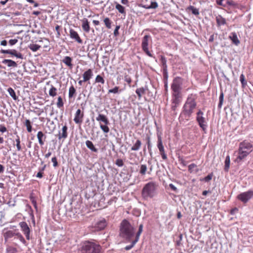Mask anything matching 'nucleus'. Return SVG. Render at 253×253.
<instances>
[{
  "instance_id": "nucleus-1",
  "label": "nucleus",
  "mask_w": 253,
  "mask_h": 253,
  "mask_svg": "<svg viewBox=\"0 0 253 253\" xmlns=\"http://www.w3.org/2000/svg\"><path fill=\"white\" fill-rule=\"evenodd\" d=\"M196 97L194 95L190 94L187 99V100L183 106V111L180 115V118L184 117L188 120L193 112L196 106L195 101Z\"/></svg>"
},
{
  "instance_id": "nucleus-2",
  "label": "nucleus",
  "mask_w": 253,
  "mask_h": 253,
  "mask_svg": "<svg viewBox=\"0 0 253 253\" xmlns=\"http://www.w3.org/2000/svg\"><path fill=\"white\" fill-rule=\"evenodd\" d=\"M120 235L128 241L134 236V228L126 220H124L121 223Z\"/></svg>"
},
{
  "instance_id": "nucleus-3",
  "label": "nucleus",
  "mask_w": 253,
  "mask_h": 253,
  "mask_svg": "<svg viewBox=\"0 0 253 253\" xmlns=\"http://www.w3.org/2000/svg\"><path fill=\"white\" fill-rule=\"evenodd\" d=\"M252 145L249 142L243 141L240 143L238 151V156L236 161L239 162L243 160L252 152Z\"/></svg>"
},
{
  "instance_id": "nucleus-4",
  "label": "nucleus",
  "mask_w": 253,
  "mask_h": 253,
  "mask_svg": "<svg viewBox=\"0 0 253 253\" xmlns=\"http://www.w3.org/2000/svg\"><path fill=\"white\" fill-rule=\"evenodd\" d=\"M158 185L156 182H150L145 184L142 191V195L144 198H153L157 194Z\"/></svg>"
},
{
  "instance_id": "nucleus-5",
  "label": "nucleus",
  "mask_w": 253,
  "mask_h": 253,
  "mask_svg": "<svg viewBox=\"0 0 253 253\" xmlns=\"http://www.w3.org/2000/svg\"><path fill=\"white\" fill-rule=\"evenodd\" d=\"M83 250L86 253H99L100 247L93 243L87 242L83 246Z\"/></svg>"
},
{
  "instance_id": "nucleus-6",
  "label": "nucleus",
  "mask_w": 253,
  "mask_h": 253,
  "mask_svg": "<svg viewBox=\"0 0 253 253\" xmlns=\"http://www.w3.org/2000/svg\"><path fill=\"white\" fill-rule=\"evenodd\" d=\"M252 197H253V190L243 192L237 196V198L244 203L248 202Z\"/></svg>"
},
{
  "instance_id": "nucleus-7",
  "label": "nucleus",
  "mask_w": 253,
  "mask_h": 253,
  "mask_svg": "<svg viewBox=\"0 0 253 253\" xmlns=\"http://www.w3.org/2000/svg\"><path fill=\"white\" fill-rule=\"evenodd\" d=\"M150 38V36L149 35H145L143 38L142 41V48L143 51L146 54L150 57H152V55L148 50V40Z\"/></svg>"
},
{
  "instance_id": "nucleus-8",
  "label": "nucleus",
  "mask_w": 253,
  "mask_h": 253,
  "mask_svg": "<svg viewBox=\"0 0 253 253\" xmlns=\"http://www.w3.org/2000/svg\"><path fill=\"white\" fill-rule=\"evenodd\" d=\"M197 121L200 127L204 130L207 128V125L205 118L203 117V113L199 111L197 114Z\"/></svg>"
},
{
  "instance_id": "nucleus-9",
  "label": "nucleus",
  "mask_w": 253,
  "mask_h": 253,
  "mask_svg": "<svg viewBox=\"0 0 253 253\" xmlns=\"http://www.w3.org/2000/svg\"><path fill=\"white\" fill-rule=\"evenodd\" d=\"M182 84V79L180 78H176L173 80L171 85V88L175 93H178Z\"/></svg>"
},
{
  "instance_id": "nucleus-10",
  "label": "nucleus",
  "mask_w": 253,
  "mask_h": 253,
  "mask_svg": "<svg viewBox=\"0 0 253 253\" xmlns=\"http://www.w3.org/2000/svg\"><path fill=\"white\" fill-rule=\"evenodd\" d=\"M19 225L21 228L22 231L25 234L26 239L29 240L30 230L27 224L25 222H21L19 223Z\"/></svg>"
},
{
  "instance_id": "nucleus-11",
  "label": "nucleus",
  "mask_w": 253,
  "mask_h": 253,
  "mask_svg": "<svg viewBox=\"0 0 253 253\" xmlns=\"http://www.w3.org/2000/svg\"><path fill=\"white\" fill-rule=\"evenodd\" d=\"M106 221L104 219H101L100 220L97 221L94 225V228L95 230L99 231L104 229L106 226Z\"/></svg>"
},
{
  "instance_id": "nucleus-12",
  "label": "nucleus",
  "mask_w": 253,
  "mask_h": 253,
  "mask_svg": "<svg viewBox=\"0 0 253 253\" xmlns=\"http://www.w3.org/2000/svg\"><path fill=\"white\" fill-rule=\"evenodd\" d=\"M83 118L84 113L82 112L80 109H78L75 114L74 122L77 124H80L83 121Z\"/></svg>"
},
{
  "instance_id": "nucleus-13",
  "label": "nucleus",
  "mask_w": 253,
  "mask_h": 253,
  "mask_svg": "<svg viewBox=\"0 0 253 253\" xmlns=\"http://www.w3.org/2000/svg\"><path fill=\"white\" fill-rule=\"evenodd\" d=\"M70 36L71 39H75L78 42L81 43L82 40L79 37L78 33L73 29L70 30Z\"/></svg>"
},
{
  "instance_id": "nucleus-14",
  "label": "nucleus",
  "mask_w": 253,
  "mask_h": 253,
  "mask_svg": "<svg viewBox=\"0 0 253 253\" xmlns=\"http://www.w3.org/2000/svg\"><path fill=\"white\" fill-rule=\"evenodd\" d=\"M93 73L90 69H88L86 71L84 72L83 75V81L87 82L89 81L92 77Z\"/></svg>"
},
{
  "instance_id": "nucleus-15",
  "label": "nucleus",
  "mask_w": 253,
  "mask_h": 253,
  "mask_svg": "<svg viewBox=\"0 0 253 253\" xmlns=\"http://www.w3.org/2000/svg\"><path fill=\"white\" fill-rule=\"evenodd\" d=\"M82 22L83 29L85 32L88 33L90 30V26L87 19H86V18H84L82 20Z\"/></svg>"
},
{
  "instance_id": "nucleus-16",
  "label": "nucleus",
  "mask_w": 253,
  "mask_h": 253,
  "mask_svg": "<svg viewBox=\"0 0 253 253\" xmlns=\"http://www.w3.org/2000/svg\"><path fill=\"white\" fill-rule=\"evenodd\" d=\"M67 127L66 126H64L61 131L59 132L58 138L59 139L61 138H66L67 137Z\"/></svg>"
},
{
  "instance_id": "nucleus-17",
  "label": "nucleus",
  "mask_w": 253,
  "mask_h": 253,
  "mask_svg": "<svg viewBox=\"0 0 253 253\" xmlns=\"http://www.w3.org/2000/svg\"><path fill=\"white\" fill-rule=\"evenodd\" d=\"M96 120L98 122H102L104 123L105 125H108L109 124L108 119L103 114H99L98 117H96Z\"/></svg>"
},
{
  "instance_id": "nucleus-18",
  "label": "nucleus",
  "mask_w": 253,
  "mask_h": 253,
  "mask_svg": "<svg viewBox=\"0 0 253 253\" xmlns=\"http://www.w3.org/2000/svg\"><path fill=\"white\" fill-rule=\"evenodd\" d=\"M2 63L4 64H6L8 67H16L17 65L15 61L10 59H4Z\"/></svg>"
},
{
  "instance_id": "nucleus-19",
  "label": "nucleus",
  "mask_w": 253,
  "mask_h": 253,
  "mask_svg": "<svg viewBox=\"0 0 253 253\" xmlns=\"http://www.w3.org/2000/svg\"><path fill=\"white\" fill-rule=\"evenodd\" d=\"M37 137L39 140V142L41 145H42L44 144V140L45 138V136L42 131H39L37 134Z\"/></svg>"
},
{
  "instance_id": "nucleus-20",
  "label": "nucleus",
  "mask_w": 253,
  "mask_h": 253,
  "mask_svg": "<svg viewBox=\"0 0 253 253\" xmlns=\"http://www.w3.org/2000/svg\"><path fill=\"white\" fill-rule=\"evenodd\" d=\"M230 39L232 42L236 45H238L240 43V41L237 37V35L235 33H231L229 36Z\"/></svg>"
},
{
  "instance_id": "nucleus-21",
  "label": "nucleus",
  "mask_w": 253,
  "mask_h": 253,
  "mask_svg": "<svg viewBox=\"0 0 253 253\" xmlns=\"http://www.w3.org/2000/svg\"><path fill=\"white\" fill-rule=\"evenodd\" d=\"M141 142L139 140H137L135 143L133 144V146L131 147V150L132 151H138L141 146Z\"/></svg>"
},
{
  "instance_id": "nucleus-22",
  "label": "nucleus",
  "mask_w": 253,
  "mask_h": 253,
  "mask_svg": "<svg viewBox=\"0 0 253 253\" xmlns=\"http://www.w3.org/2000/svg\"><path fill=\"white\" fill-rule=\"evenodd\" d=\"M9 54L20 59L23 58V55L22 54L19 52H17V51L15 49L9 50Z\"/></svg>"
},
{
  "instance_id": "nucleus-23",
  "label": "nucleus",
  "mask_w": 253,
  "mask_h": 253,
  "mask_svg": "<svg viewBox=\"0 0 253 253\" xmlns=\"http://www.w3.org/2000/svg\"><path fill=\"white\" fill-rule=\"evenodd\" d=\"M115 8L120 13L126 14L125 7L119 3L116 2Z\"/></svg>"
},
{
  "instance_id": "nucleus-24",
  "label": "nucleus",
  "mask_w": 253,
  "mask_h": 253,
  "mask_svg": "<svg viewBox=\"0 0 253 253\" xmlns=\"http://www.w3.org/2000/svg\"><path fill=\"white\" fill-rule=\"evenodd\" d=\"M86 145L88 148L90 149L92 151L96 152L97 149L95 148L92 142L89 140H87L85 142Z\"/></svg>"
},
{
  "instance_id": "nucleus-25",
  "label": "nucleus",
  "mask_w": 253,
  "mask_h": 253,
  "mask_svg": "<svg viewBox=\"0 0 253 253\" xmlns=\"http://www.w3.org/2000/svg\"><path fill=\"white\" fill-rule=\"evenodd\" d=\"M63 62L65 63L67 66L72 67V59L69 56H66L62 60Z\"/></svg>"
},
{
  "instance_id": "nucleus-26",
  "label": "nucleus",
  "mask_w": 253,
  "mask_h": 253,
  "mask_svg": "<svg viewBox=\"0 0 253 253\" xmlns=\"http://www.w3.org/2000/svg\"><path fill=\"white\" fill-rule=\"evenodd\" d=\"M217 23L218 25H223L226 24L225 19L220 15H218L216 18Z\"/></svg>"
},
{
  "instance_id": "nucleus-27",
  "label": "nucleus",
  "mask_w": 253,
  "mask_h": 253,
  "mask_svg": "<svg viewBox=\"0 0 253 253\" xmlns=\"http://www.w3.org/2000/svg\"><path fill=\"white\" fill-rule=\"evenodd\" d=\"M158 147L160 153L165 152L164 147L163 145L162 138L160 136H158Z\"/></svg>"
},
{
  "instance_id": "nucleus-28",
  "label": "nucleus",
  "mask_w": 253,
  "mask_h": 253,
  "mask_svg": "<svg viewBox=\"0 0 253 253\" xmlns=\"http://www.w3.org/2000/svg\"><path fill=\"white\" fill-rule=\"evenodd\" d=\"M187 10L191 11L192 13L195 15H198L199 14V9L194 7L193 6H189L187 8Z\"/></svg>"
},
{
  "instance_id": "nucleus-29",
  "label": "nucleus",
  "mask_w": 253,
  "mask_h": 253,
  "mask_svg": "<svg viewBox=\"0 0 253 253\" xmlns=\"http://www.w3.org/2000/svg\"><path fill=\"white\" fill-rule=\"evenodd\" d=\"M135 92L138 96L139 99H140L142 95L145 93V89L143 87L139 88L136 90Z\"/></svg>"
},
{
  "instance_id": "nucleus-30",
  "label": "nucleus",
  "mask_w": 253,
  "mask_h": 253,
  "mask_svg": "<svg viewBox=\"0 0 253 253\" xmlns=\"http://www.w3.org/2000/svg\"><path fill=\"white\" fill-rule=\"evenodd\" d=\"M57 94V89L53 85H51L50 89L49 90V95L52 97L56 96Z\"/></svg>"
},
{
  "instance_id": "nucleus-31",
  "label": "nucleus",
  "mask_w": 253,
  "mask_h": 253,
  "mask_svg": "<svg viewBox=\"0 0 253 253\" xmlns=\"http://www.w3.org/2000/svg\"><path fill=\"white\" fill-rule=\"evenodd\" d=\"M7 91L9 93L10 96L15 100L17 99L14 90L11 87H9L7 89Z\"/></svg>"
},
{
  "instance_id": "nucleus-32",
  "label": "nucleus",
  "mask_w": 253,
  "mask_h": 253,
  "mask_svg": "<svg viewBox=\"0 0 253 253\" xmlns=\"http://www.w3.org/2000/svg\"><path fill=\"white\" fill-rule=\"evenodd\" d=\"M230 157L229 156H228L226 157V159L225 160L224 169H225V171H227L228 170V169H229V167H230Z\"/></svg>"
},
{
  "instance_id": "nucleus-33",
  "label": "nucleus",
  "mask_w": 253,
  "mask_h": 253,
  "mask_svg": "<svg viewBox=\"0 0 253 253\" xmlns=\"http://www.w3.org/2000/svg\"><path fill=\"white\" fill-rule=\"evenodd\" d=\"M29 48L34 52L37 51L41 47L40 45L36 44H31L29 46Z\"/></svg>"
},
{
  "instance_id": "nucleus-34",
  "label": "nucleus",
  "mask_w": 253,
  "mask_h": 253,
  "mask_svg": "<svg viewBox=\"0 0 253 253\" xmlns=\"http://www.w3.org/2000/svg\"><path fill=\"white\" fill-rule=\"evenodd\" d=\"M147 170V167L146 165H141L140 168L139 172L142 175H145Z\"/></svg>"
},
{
  "instance_id": "nucleus-35",
  "label": "nucleus",
  "mask_w": 253,
  "mask_h": 253,
  "mask_svg": "<svg viewBox=\"0 0 253 253\" xmlns=\"http://www.w3.org/2000/svg\"><path fill=\"white\" fill-rule=\"evenodd\" d=\"M25 125L27 127V131L29 132H31L32 131V126L31 124V122L29 120H26L25 122Z\"/></svg>"
},
{
  "instance_id": "nucleus-36",
  "label": "nucleus",
  "mask_w": 253,
  "mask_h": 253,
  "mask_svg": "<svg viewBox=\"0 0 253 253\" xmlns=\"http://www.w3.org/2000/svg\"><path fill=\"white\" fill-rule=\"evenodd\" d=\"M104 22L107 28L110 29L111 28V21L109 18L106 17L104 19Z\"/></svg>"
},
{
  "instance_id": "nucleus-37",
  "label": "nucleus",
  "mask_w": 253,
  "mask_h": 253,
  "mask_svg": "<svg viewBox=\"0 0 253 253\" xmlns=\"http://www.w3.org/2000/svg\"><path fill=\"white\" fill-rule=\"evenodd\" d=\"M100 128L104 133H108L109 131V128L107 126V125H103L101 124L99 125Z\"/></svg>"
},
{
  "instance_id": "nucleus-38",
  "label": "nucleus",
  "mask_w": 253,
  "mask_h": 253,
  "mask_svg": "<svg viewBox=\"0 0 253 253\" xmlns=\"http://www.w3.org/2000/svg\"><path fill=\"white\" fill-rule=\"evenodd\" d=\"M76 92V89L73 86H71L69 90V98L72 97Z\"/></svg>"
},
{
  "instance_id": "nucleus-39",
  "label": "nucleus",
  "mask_w": 253,
  "mask_h": 253,
  "mask_svg": "<svg viewBox=\"0 0 253 253\" xmlns=\"http://www.w3.org/2000/svg\"><path fill=\"white\" fill-rule=\"evenodd\" d=\"M138 240L137 239H135L134 240L132 241L131 244L129 246H127L125 247V249L126 251L130 250L134 246V245L137 242Z\"/></svg>"
},
{
  "instance_id": "nucleus-40",
  "label": "nucleus",
  "mask_w": 253,
  "mask_h": 253,
  "mask_svg": "<svg viewBox=\"0 0 253 253\" xmlns=\"http://www.w3.org/2000/svg\"><path fill=\"white\" fill-rule=\"evenodd\" d=\"M158 3L155 2H151V4L148 6H146L145 8L147 9H150V8H156L158 7Z\"/></svg>"
},
{
  "instance_id": "nucleus-41",
  "label": "nucleus",
  "mask_w": 253,
  "mask_h": 253,
  "mask_svg": "<svg viewBox=\"0 0 253 253\" xmlns=\"http://www.w3.org/2000/svg\"><path fill=\"white\" fill-rule=\"evenodd\" d=\"M142 230H143V225L140 224L139 226L138 231L137 233L136 236L135 237L136 239H137L138 240H139V236H140V234H141Z\"/></svg>"
},
{
  "instance_id": "nucleus-42",
  "label": "nucleus",
  "mask_w": 253,
  "mask_h": 253,
  "mask_svg": "<svg viewBox=\"0 0 253 253\" xmlns=\"http://www.w3.org/2000/svg\"><path fill=\"white\" fill-rule=\"evenodd\" d=\"M95 82L101 83V84H104L105 81L103 78L100 75H97L95 78Z\"/></svg>"
},
{
  "instance_id": "nucleus-43",
  "label": "nucleus",
  "mask_w": 253,
  "mask_h": 253,
  "mask_svg": "<svg viewBox=\"0 0 253 253\" xmlns=\"http://www.w3.org/2000/svg\"><path fill=\"white\" fill-rule=\"evenodd\" d=\"M197 166L194 164H191L188 166L189 171L192 173L195 171V169L196 168Z\"/></svg>"
},
{
  "instance_id": "nucleus-44",
  "label": "nucleus",
  "mask_w": 253,
  "mask_h": 253,
  "mask_svg": "<svg viewBox=\"0 0 253 253\" xmlns=\"http://www.w3.org/2000/svg\"><path fill=\"white\" fill-rule=\"evenodd\" d=\"M57 106L58 108H60L63 106V102L61 96H59L58 98Z\"/></svg>"
},
{
  "instance_id": "nucleus-45",
  "label": "nucleus",
  "mask_w": 253,
  "mask_h": 253,
  "mask_svg": "<svg viewBox=\"0 0 253 253\" xmlns=\"http://www.w3.org/2000/svg\"><path fill=\"white\" fill-rule=\"evenodd\" d=\"M212 174H210L208 175H207V176H206L205 177H204L202 179H201V180L205 181L206 182H208L212 179Z\"/></svg>"
},
{
  "instance_id": "nucleus-46",
  "label": "nucleus",
  "mask_w": 253,
  "mask_h": 253,
  "mask_svg": "<svg viewBox=\"0 0 253 253\" xmlns=\"http://www.w3.org/2000/svg\"><path fill=\"white\" fill-rule=\"evenodd\" d=\"M119 87L118 86H115L113 89H109L108 93H118L119 92Z\"/></svg>"
},
{
  "instance_id": "nucleus-47",
  "label": "nucleus",
  "mask_w": 253,
  "mask_h": 253,
  "mask_svg": "<svg viewBox=\"0 0 253 253\" xmlns=\"http://www.w3.org/2000/svg\"><path fill=\"white\" fill-rule=\"evenodd\" d=\"M16 147L18 150V151H20L21 149V147L20 146V140L19 137H17V138L16 139Z\"/></svg>"
},
{
  "instance_id": "nucleus-48",
  "label": "nucleus",
  "mask_w": 253,
  "mask_h": 253,
  "mask_svg": "<svg viewBox=\"0 0 253 253\" xmlns=\"http://www.w3.org/2000/svg\"><path fill=\"white\" fill-rule=\"evenodd\" d=\"M116 164L119 167H122L124 165V163L122 160L117 159L116 161Z\"/></svg>"
},
{
  "instance_id": "nucleus-49",
  "label": "nucleus",
  "mask_w": 253,
  "mask_h": 253,
  "mask_svg": "<svg viewBox=\"0 0 253 253\" xmlns=\"http://www.w3.org/2000/svg\"><path fill=\"white\" fill-rule=\"evenodd\" d=\"M240 79V81H241L243 86H244L245 85H246V82H245V77L243 74H242L241 75Z\"/></svg>"
},
{
  "instance_id": "nucleus-50",
  "label": "nucleus",
  "mask_w": 253,
  "mask_h": 253,
  "mask_svg": "<svg viewBox=\"0 0 253 253\" xmlns=\"http://www.w3.org/2000/svg\"><path fill=\"white\" fill-rule=\"evenodd\" d=\"M51 161L53 163V167H56L57 166V165H58V163H57V161L56 158L55 157H53L51 159Z\"/></svg>"
},
{
  "instance_id": "nucleus-51",
  "label": "nucleus",
  "mask_w": 253,
  "mask_h": 253,
  "mask_svg": "<svg viewBox=\"0 0 253 253\" xmlns=\"http://www.w3.org/2000/svg\"><path fill=\"white\" fill-rule=\"evenodd\" d=\"M18 42V40L17 39H11L9 41V43L10 45H13L15 44Z\"/></svg>"
},
{
  "instance_id": "nucleus-52",
  "label": "nucleus",
  "mask_w": 253,
  "mask_h": 253,
  "mask_svg": "<svg viewBox=\"0 0 253 253\" xmlns=\"http://www.w3.org/2000/svg\"><path fill=\"white\" fill-rule=\"evenodd\" d=\"M223 100V94L221 93L219 96V105H221Z\"/></svg>"
},
{
  "instance_id": "nucleus-53",
  "label": "nucleus",
  "mask_w": 253,
  "mask_h": 253,
  "mask_svg": "<svg viewBox=\"0 0 253 253\" xmlns=\"http://www.w3.org/2000/svg\"><path fill=\"white\" fill-rule=\"evenodd\" d=\"M125 80L126 82L128 84H130L131 82V80L130 78L127 76H125Z\"/></svg>"
},
{
  "instance_id": "nucleus-54",
  "label": "nucleus",
  "mask_w": 253,
  "mask_h": 253,
  "mask_svg": "<svg viewBox=\"0 0 253 253\" xmlns=\"http://www.w3.org/2000/svg\"><path fill=\"white\" fill-rule=\"evenodd\" d=\"M6 131V128L2 126H0V131L1 132H4Z\"/></svg>"
},
{
  "instance_id": "nucleus-55",
  "label": "nucleus",
  "mask_w": 253,
  "mask_h": 253,
  "mask_svg": "<svg viewBox=\"0 0 253 253\" xmlns=\"http://www.w3.org/2000/svg\"><path fill=\"white\" fill-rule=\"evenodd\" d=\"M169 186L170 187V188L173 190L174 191H176L177 188L172 184H170L169 185Z\"/></svg>"
},
{
  "instance_id": "nucleus-56",
  "label": "nucleus",
  "mask_w": 253,
  "mask_h": 253,
  "mask_svg": "<svg viewBox=\"0 0 253 253\" xmlns=\"http://www.w3.org/2000/svg\"><path fill=\"white\" fill-rule=\"evenodd\" d=\"M161 156H162V158H163L164 160H166V159H167V155H166V154H165V152H161Z\"/></svg>"
},
{
  "instance_id": "nucleus-57",
  "label": "nucleus",
  "mask_w": 253,
  "mask_h": 253,
  "mask_svg": "<svg viewBox=\"0 0 253 253\" xmlns=\"http://www.w3.org/2000/svg\"><path fill=\"white\" fill-rule=\"evenodd\" d=\"M7 44V41L6 40H3L0 42V45L5 46Z\"/></svg>"
},
{
  "instance_id": "nucleus-58",
  "label": "nucleus",
  "mask_w": 253,
  "mask_h": 253,
  "mask_svg": "<svg viewBox=\"0 0 253 253\" xmlns=\"http://www.w3.org/2000/svg\"><path fill=\"white\" fill-rule=\"evenodd\" d=\"M223 0H216L217 3L220 5H223Z\"/></svg>"
},
{
  "instance_id": "nucleus-59",
  "label": "nucleus",
  "mask_w": 253,
  "mask_h": 253,
  "mask_svg": "<svg viewBox=\"0 0 253 253\" xmlns=\"http://www.w3.org/2000/svg\"><path fill=\"white\" fill-rule=\"evenodd\" d=\"M121 3L123 4L126 5L128 3V0H121Z\"/></svg>"
},
{
  "instance_id": "nucleus-60",
  "label": "nucleus",
  "mask_w": 253,
  "mask_h": 253,
  "mask_svg": "<svg viewBox=\"0 0 253 253\" xmlns=\"http://www.w3.org/2000/svg\"><path fill=\"white\" fill-rule=\"evenodd\" d=\"M4 167L0 164V173H2L4 171Z\"/></svg>"
},
{
  "instance_id": "nucleus-61",
  "label": "nucleus",
  "mask_w": 253,
  "mask_h": 253,
  "mask_svg": "<svg viewBox=\"0 0 253 253\" xmlns=\"http://www.w3.org/2000/svg\"><path fill=\"white\" fill-rule=\"evenodd\" d=\"M92 22L95 25H98L100 23L99 21L95 20H93Z\"/></svg>"
},
{
  "instance_id": "nucleus-62",
  "label": "nucleus",
  "mask_w": 253,
  "mask_h": 253,
  "mask_svg": "<svg viewBox=\"0 0 253 253\" xmlns=\"http://www.w3.org/2000/svg\"><path fill=\"white\" fill-rule=\"evenodd\" d=\"M1 53L4 54H9V50H1Z\"/></svg>"
},
{
  "instance_id": "nucleus-63",
  "label": "nucleus",
  "mask_w": 253,
  "mask_h": 253,
  "mask_svg": "<svg viewBox=\"0 0 253 253\" xmlns=\"http://www.w3.org/2000/svg\"><path fill=\"white\" fill-rule=\"evenodd\" d=\"M162 63L164 66H166V60L165 58L163 57H162Z\"/></svg>"
},
{
  "instance_id": "nucleus-64",
  "label": "nucleus",
  "mask_w": 253,
  "mask_h": 253,
  "mask_svg": "<svg viewBox=\"0 0 253 253\" xmlns=\"http://www.w3.org/2000/svg\"><path fill=\"white\" fill-rule=\"evenodd\" d=\"M51 153L50 152H49L45 155V157L46 158H48L51 156Z\"/></svg>"
}]
</instances>
